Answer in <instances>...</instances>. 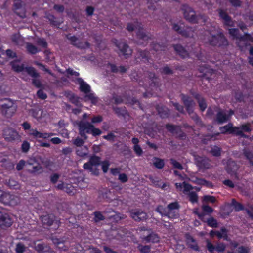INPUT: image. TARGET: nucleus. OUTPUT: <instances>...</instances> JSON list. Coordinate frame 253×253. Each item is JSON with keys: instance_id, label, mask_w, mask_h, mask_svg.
Returning a JSON list of instances; mask_svg holds the SVG:
<instances>
[{"instance_id": "13d9d810", "label": "nucleus", "mask_w": 253, "mask_h": 253, "mask_svg": "<svg viewBox=\"0 0 253 253\" xmlns=\"http://www.w3.org/2000/svg\"><path fill=\"white\" fill-rule=\"evenodd\" d=\"M29 135L35 138H42V133L39 132L36 129H31Z\"/></svg>"}, {"instance_id": "dca6fc26", "label": "nucleus", "mask_w": 253, "mask_h": 253, "mask_svg": "<svg viewBox=\"0 0 253 253\" xmlns=\"http://www.w3.org/2000/svg\"><path fill=\"white\" fill-rule=\"evenodd\" d=\"M116 46L118 48L121 53L125 58H128L131 56L132 50L127 43L123 42H116Z\"/></svg>"}, {"instance_id": "ea45409f", "label": "nucleus", "mask_w": 253, "mask_h": 253, "mask_svg": "<svg viewBox=\"0 0 253 253\" xmlns=\"http://www.w3.org/2000/svg\"><path fill=\"white\" fill-rule=\"evenodd\" d=\"M112 109L118 117H125L127 114V111L125 107H113Z\"/></svg>"}, {"instance_id": "864d4df0", "label": "nucleus", "mask_w": 253, "mask_h": 253, "mask_svg": "<svg viewBox=\"0 0 253 253\" xmlns=\"http://www.w3.org/2000/svg\"><path fill=\"white\" fill-rule=\"evenodd\" d=\"M229 34L232 36L234 39H236L239 40V38L241 35L239 33V30L238 28H231L228 30Z\"/></svg>"}, {"instance_id": "c756f323", "label": "nucleus", "mask_w": 253, "mask_h": 253, "mask_svg": "<svg viewBox=\"0 0 253 253\" xmlns=\"http://www.w3.org/2000/svg\"><path fill=\"white\" fill-rule=\"evenodd\" d=\"M186 240L187 245L189 248L195 251H199V246L196 240L190 235H186Z\"/></svg>"}, {"instance_id": "a18cd8bd", "label": "nucleus", "mask_w": 253, "mask_h": 253, "mask_svg": "<svg viewBox=\"0 0 253 253\" xmlns=\"http://www.w3.org/2000/svg\"><path fill=\"white\" fill-rule=\"evenodd\" d=\"M160 73L162 75H172L174 72L167 64L164 66L160 69Z\"/></svg>"}, {"instance_id": "c9c22d12", "label": "nucleus", "mask_w": 253, "mask_h": 253, "mask_svg": "<svg viewBox=\"0 0 253 253\" xmlns=\"http://www.w3.org/2000/svg\"><path fill=\"white\" fill-rule=\"evenodd\" d=\"M29 167L27 168V171L31 174H36L41 173L40 170H42V168L39 164H37L36 166H33L30 163H27Z\"/></svg>"}, {"instance_id": "a211bd4d", "label": "nucleus", "mask_w": 253, "mask_h": 253, "mask_svg": "<svg viewBox=\"0 0 253 253\" xmlns=\"http://www.w3.org/2000/svg\"><path fill=\"white\" fill-rule=\"evenodd\" d=\"M3 136L5 140L11 142L16 140L19 136L18 132L11 128H6L3 130Z\"/></svg>"}, {"instance_id": "338daca9", "label": "nucleus", "mask_w": 253, "mask_h": 253, "mask_svg": "<svg viewBox=\"0 0 253 253\" xmlns=\"http://www.w3.org/2000/svg\"><path fill=\"white\" fill-rule=\"evenodd\" d=\"M47 18L50 21L51 25L55 26H59L61 23L57 21L56 17L53 15H49L47 16Z\"/></svg>"}, {"instance_id": "2f4dec72", "label": "nucleus", "mask_w": 253, "mask_h": 253, "mask_svg": "<svg viewBox=\"0 0 253 253\" xmlns=\"http://www.w3.org/2000/svg\"><path fill=\"white\" fill-rule=\"evenodd\" d=\"M156 108L158 114L162 119L168 118L169 117L170 115L169 110L166 106L158 105L156 106Z\"/></svg>"}, {"instance_id": "c85d7f7f", "label": "nucleus", "mask_w": 253, "mask_h": 253, "mask_svg": "<svg viewBox=\"0 0 253 253\" xmlns=\"http://www.w3.org/2000/svg\"><path fill=\"white\" fill-rule=\"evenodd\" d=\"M143 241L146 243H158L160 242V238L156 233L152 232L147 236L141 237Z\"/></svg>"}, {"instance_id": "4c0bfd02", "label": "nucleus", "mask_w": 253, "mask_h": 253, "mask_svg": "<svg viewBox=\"0 0 253 253\" xmlns=\"http://www.w3.org/2000/svg\"><path fill=\"white\" fill-rule=\"evenodd\" d=\"M10 65L11 66L12 69L15 72L19 73L24 70H25V68L26 67H24L23 64L19 65L18 64L17 61H13L10 62Z\"/></svg>"}, {"instance_id": "f257e3e1", "label": "nucleus", "mask_w": 253, "mask_h": 253, "mask_svg": "<svg viewBox=\"0 0 253 253\" xmlns=\"http://www.w3.org/2000/svg\"><path fill=\"white\" fill-rule=\"evenodd\" d=\"M207 36V43L214 47H224L228 45V41L221 29L217 31L215 34L212 33L211 30L209 31Z\"/></svg>"}, {"instance_id": "423d86ee", "label": "nucleus", "mask_w": 253, "mask_h": 253, "mask_svg": "<svg viewBox=\"0 0 253 253\" xmlns=\"http://www.w3.org/2000/svg\"><path fill=\"white\" fill-rule=\"evenodd\" d=\"M101 163L100 157L95 155L91 156L89 159V161L85 163L83 165L84 169L89 170L94 175L98 174V170L95 168L93 169V166H99Z\"/></svg>"}, {"instance_id": "f8f14e48", "label": "nucleus", "mask_w": 253, "mask_h": 253, "mask_svg": "<svg viewBox=\"0 0 253 253\" xmlns=\"http://www.w3.org/2000/svg\"><path fill=\"white\" fill-rule=\"evenodd\" d=\"M13 222L12 218L5 210L0 211V227L2 229L10 227Z\"/></svg>"}, {"instance_id": "1a4fd4ad", "label": "nucleus", "mask_w": 253, "mask_h": 253, "mask_svg": "<svg viewBox=\"0 0 253 253\" xmlns=\"http://www.w3.org/2000/svg\"><path fill=\"white\" fill-rule=\"evenodd\" d=\"M41 220L44 227H50L55 225L56 228L59 227L60 221L53 214H47L41 216Z\"/></svg>"}, {"instance_id": "a878e982", "label": "nucleus", "mask_w": 253, "mask_h": 253, "mask_svg": "<svg viewBox=\"0 0 253 253\" xmlns=\"http://www.w3.org/2000/svg\"><path fill=\"white\" fill-rule=\"evenodd\" d=\"M172 47L176 53L182 59H185L189 57V53L185 48L180 44H172Z\"/></svg>"}, {"instance_id": "f03ea898", "label": "nucleus", "mask_w": 253, "mask_h": 253, "mask_svg": "<svg viewBox=\"0 0 253 253\" xmlns=\"http://www.w3.org/2000/svg\"><path fill=\"white\" fill-rule=\"evenodd\" d=\"M126 29L129 32H132L135 29L137 30L136 35L137 37L142 40L148 41L153 38V35L149 33H146L144 30L143 26L141 22L137 20L134 21V23H128Z\"/></svg>"}, {"instance_id": "5701e85b", "label": "nucleus", "mask_w": 253, "mask_h": 253, "mask_svg": "<svg viewBox=\"0 0 253 253\" xmlns=\"http://www.w3.org/2000/svg\"><path fill=\"white\" fill-rule=\"evenodd\" d=\"M194 213L198 216L199 219L202 221L203 222H206L209 227L212 228H217L218 227V222L214 217H211L206 221L204 218L205 215L204 213H200L198 211H194Z\"/></svg>"}, {"instance_id": "680f3d73", "label": "nucleus", "mask_w": 253, "mask_h": 253, "mask_svg": "<svg viewBox=\"0 0 253 253\" xmlns=\"http://www.w3.org/2000/svg\"><path fill=\"white\" fill-rule=\"evenodd\" d=\"M155 161L154 162V165L155 167L159 169H162L163 168L165 165L164 161L163 159L159 158H155Z\"/></svg>"}, {"instance_id": "9d476101", "label": "nucleus", "mask_w": 253, "mask_h": 253, "mask_svg": "<svg viewBox=\"0 0 253 253\" xmlns=\"http://www.w3.org/2000/svg\"><path fill=\"white\" fill-rule=\"evenodd\" d=\"M79 134L84 140L88 138L86 133L90 134L93 125L88 122L80 121L78 123Z\"/></svg>"}, {"instance_id": "cd10ccee", "label": "nucleus", "mask_w": 253, "mask_h": 253, "mask_svg": "<svg viewBox=\"0 0 253 253\" xmlns=\"http://www.w3.org/2000/svg\"><path fill=\"white\" fill-rule=\"evenodd\" d=\"M225 169L228 173L233 174L238 170V166L235 161L229 159L227 160Z\"/></svg>"}, {"instance_id": "39448f33", "label": "nucleus", "mask_w": 253, "mask_h": 253, "mask_svg": "<svg viewBox=\"0 0 253 253\" xmlns=\"http://www.w3.org/2000/svg\"><path fill=\"white\" fill-rule=\"evenodd\" d=\"M233 124L231 123H228L227 125L221 126L219 130L222 134H234L237 136H240L242 138H248L249 136L244 134L242 130H240V128L237 126H233Z\"/></svg>"}, {"instance_id": "9b49d317", "label": "nucleus", "mask_w": 253, "mask_h": 253, "mask_svg": "<svg viewBox=\"0 0 253 253\" xmlns=\"http://www.w3.org/2000/svg\"><path fill=\"white\" fill-rule=\"evenodd\" d=\"M25 71L32 78V84L37 88H41L42 87V84L39 79L40 76L36 70L33 67L27 66L25 68Z\"/></svg>"}, {"instance_id": "b1692460", "label": "nucleus", "mask_w": 253, "mask_h": 253, "mask_svg": "<svg viewBox=\"0 0 253 253\" xmlns=\"http://www.w3.org/2000/svg\"><path fill=\"white\" fill-rule=\"evenodd\" d=\"M130 216L136 221H141L147 218V214L141 210H133L130 211Z\"/></svg>"}, {"instance_id": "052dcab7", "label": "nucleus", "mask_w": 253, "mask_h": 253, "mask_svg": "<svg viewBox=\"0 0 253 253\" xmlns=\"http://www.w3.org/2000/svg\"><path fill=\"white\" fill-rule=\"evenodd\" d=\"M64 191L70 195H73L76 192V189L74 187L70 184L67 183H66Z\"/></svg>"}, {"instance_id": "37998d69", "label": "nucleus", "mask_w": 253, "mask_h": 253, "mask_svg": "<svg viewBox=\"0 0 253 253\" xmlns=\"http://www.w3.org/2000/svg\"><path fill=\"white\" fill-rule=\"evenodd\" d=\"M156 211L160 213L162 216H166L169 218V213L168 212L167 207H164L162 205H159L156 209Z\"/></svg>"}, {"instance_id": "ddd939ff", "label": "nucleus", "mask_w": 253, "mask_h": 253, "mask_svg": "<svg viewBox=\"0 0 253 253\" xmlns=\"http://www.w3.org/2000/svg\"><path fill=\"white\" fill-rule=\"evenodd\" d=\"M66 38L71 42V44L73 46L80 49H85L89 48L90 44L87 42H83L79 40L75 36H71V34L66 35Z\"/></svg>"}, {"instance_id": "79ce46f5", "label": "nucleus", "mask_w": 253, "mask_h": 253, "mask_svg": "<svg viewBox=\"0 0 253 253\" xmlns=\"http://www.w3.org/2000/svg\"><path fill=\"white\" fill-rule=\"evenodd\" d=\"M26 48L27 52L32 55L35 54L40 52V50L35 45L31 43H27L26 44Z\"/></svg>"}, {"instance_id": "de8ad7c7", "label": "nucleus", "mask_w": 253, "mask_h": 253, "mask_svg": "<svg viewBox=\"0 0 253 253\" xmlns=\"http://www.w3.org/2000/svg\"><path fill=\"white\" fill-rule=\"evenodd\" d=\"M243 154L246 159L249 160L250 165L253 166V153L248 149H244Z\"/></svg>"}, {"instance_id": "bf43d9fd", "label": "nucleus", "mask_w": 253, "mask_h": 253, "mask_svg": "<svg viewBox=\"0 0 253 253\" xmlns=\"http://www.w3.org/2000/svg\"><path fill=\"white\" fill-rule=\"evenodd\" d=\"M7 185L11 189H17L19 188V183L17 181L12 179L9 180Z\"/></svg>"}, {"instance_id": "3c124183", "label": "nucleus", "mask_w": 253, "mask_h": 253, "mask_svg": "<svg viewBox=\"0 0 253 253\" xmlns=\"http://www.w3.org/2000/svg\"><path fill=\"white\" fill-rule=\"evenodd\" d=\"M88 153V149L86 146L81 147L76 150V154L78 156L84 157L86 156Z\"/></svg>"}, {"instance_id": "5fc2aeb1", "label": "nucleus", "mask_w": 253, "mask_h": 253, "mask_svg": "<svg viewBox=\"0 0 253 253\" xmlns=\"http://www.w3.org/2000/svg\"><path fill=\"white\" fill-rule=\"evenodd\" d=\"M188 197L189 198V201L191 203L194 204L198 202V197L197 194L195 192H190L188 194Z\"/></svg>"}, {"instance_id": "0e129e2a", "label": "nucleus", "mask_w": 253, "mask_h": 253, "mask_svg": "<svg viewBox=\"0 0 253 253\" xmlns=\"http://www.w3.org/2000/svg\"><path fill=\"white\" fill-rule=\"evenodd\" d=\"M31 115L36 119H40L42 115V111L39 109H33L31 110Z\"/></svg>"}, {"instance_id": "bb28decb", "label": "nucleus", "mask_w": 253, "mask_h": 253, "mask_svg": "<svg viewBox=\"0 0 253 253\" xmlns=\"http://www.w3.org/2000/svg\"><path fill=\"white\" fill-rule=\"evenodd\" d=\"M13 7L15 12L17 15L22 18L26 17V11L24 9L22 8V1L20 0H15Z\"/></svg>"}, {"instance_id": "e433bc0d", "label": "nucleus", "mask_w": 253, "mask_h": 253, "mask_svg": "<svg viewBox=\"0 0 253 253\" xmlns=\"http://www.w3.org/2000/svg\"><path fill=\"white\" fill-rule=\"evenodd\" d=\"M138 53L143 62L146 63H151L150 61V53L148 50H138Z\"/></svg>"}, {"instance_id": "e2e57ef3", "label": "nucleus", "mask_w": 253, "mask_h": 253, "mask_svg": "<svg viewBox=\"0 0 253 253\" xmlns=\"http://www.w3.org/2000/svg\"><path fill=\"white\" fill-rule=\"evenodd\" d=\"M34 64L38 66L41 70L47 73L49 75H53L52 71L48 68H46V67L45 65H44L40 62H39L38 61H35L34 62Z\"/></svg>"}, {"instance_id": "7c9ffc66", "label": "nucleus", "mask_w": 253, "mask_h": 253, "mask_svg": "<svg viewBox=\"0 0 253 253\" xmlns=\"http://www.w3.org/2000/svg\"><path fill=\"white\" fill-rule=\"evenodd\" d=\"M35 249L40 253H55L49 246L44 244H37L35 245Z\"/></svg>"}, {"instance_id": "aec40b11", "label": "nucleus", "mask_w": 253, "mask_h": 253, "mask_svg": "<svg viewBox=\"0 0 253 253\" xmlns=\"http://www.w3.org/2000/svg\"><path fill=\"white\" fill-rule=\"evenodd\" d=\"M219 17L223 20V24L225 26L234 27L235 22L225 10L219 9L218 10Z\"/></svg>"}, {"instance_id": "f3484780", "label": "nucleus", "mask_w": 253, "mask_h": 253, "mask_svg": "<svg viewBox=\"0 0 253 253\" xmlns=\"http://www.w3.org/2000/svg\"><path fill=\"white\" fill-rule=\"evenodd\" d=\"M195 163L200 169H209L211 167L210 160L206 157L196 156L195 157Z\"/></svg>"}, {"instance_id": "603ef678", "label": "nucleus", "mask_w": 253, "mask_h": 253, "mask_svg": "<svg viewBox=\"0 0 253 253\" xmlns=\"http://www.w3.org/2000/svg\"><path fill=\"white\" fill-rule=\"evenodd\" d=\"M84 99L85 100L90 101L93 104H95L97 101V97L95 96L94 93L90 92L87 94H85Z\"/></svg>"}, {"instance_id": "4468645a", "label": "nucleus", "mask_w": 253, "mask_h": 253, "mask_svg": "<svg viewBox=\"0 0 253 253\" xmlns=\"http://www.w3.org/2000/svg\"><path fill=\"white\" fill-rule=\"evenodd\" d=\"M172 29L183 37L188 38L193 35V31L190 27H181L176 23L172 24Z\"/></svg>"}, {"instance_id": "4d7b16f0", "label": "nucleus", "mask_w": 253, "mask_h": 253, "mask_svg": "<svg viewBox=\"0 0 253 253\" xmlns=\"http://www.w3.org/2000/svg\"><path fill=\"white\" fill-rule=\"evenodd\" d=\"M137 248L142 253H148L151 251V246L149 245H143L139 244L137 246Z\"/></svg>"}, {"instance_id": "393cba45", "label": "nucleus", "mask_w": 253, "mask_h": 253, "mask_svg": "<svg viewBox=\"0 0 253 253\" xmlns=\"http://www.w3.org/2000/svg\"><path fill=\"white\" fill-rule=\"evenodd\" d=\"M190 93L197 100L200 110L202 112L205 111L207 107L205 99L199 93L192 90L190 91Z\"/></svg>"}, {"instance_id": "69168bd1", "label": "nucleus", "mask_w": 253, "mask_h": 253, "mask_svg": "<svg viewBox=\"0 0 253 253\" xmlns=\"http://www.w3.org/2000/svg\"><path fill=\"white\" fill-rule=\"evenodd\" d=\"M239 127L240 128V130H242L243 133L244 132H250L252 131L251 124L249 123L242 124Z\"/></svg>"}, {"instance_id": "473e14b6", "label": "nucleus", "mask_w": 253, "mask_h": 253, "mask_svg": "<svg viewBox=\"0 0 253 253\" xmlns=\"http://www.w3.org/2000/svg\"><path fill=\"white\" fill-rule=\"evenodd\" d=\"M77 81L80 85V90L84 94H87L91 91L90 86L84 82L81 78H78Z\"/></svg>"}, {"instance_id": "8fccbe9b", "label": "nucleus", "mask_w": 253, "mask_h": 253, "mask_svg": "<svg viewBox=\"0 0 253 253\" xmlns=\"http://www.w3.org/2000/svg\"><path fill=\"white\" fill-rule=\"evenodd\" d=\"M53 242L55 244H56L57 247L60 250L64 251H67L68 250V247L65 245L64 242L60 241L59 239H55L53 240Z\"/></svg>"}, {"instance_id": "72a5a7b5", "label": "nucleus", "mask_w": 253, "mask_h": 253, "mask_svg": "<svg viewBox=\"0 0 253 253\" xmlns=\"http://www.w3.org/2000/svg\"><path fill=\"white\" fill-rule=\"evenodd\" d=\"M107 66L110 67L111 72L113 73H117L118 72L121 74H124L126 72V68L124 66H120L118 67L115 64L111 63H108Z\"/></svg>"}, {"instance_id": "6e6d98bb", "label": "nucleus", "mask_w": 253, "mask_h": 253, "mask_svg": "<svg viewBox=\"0 0 253 253\" xmlns=\"http://www.w3.org/2000/svg\"><path fill=\"white\" fill-rule=\"evenodd\" d=\"M93 215L94 216L93 220L96 223L103 221L105 219V217L100 211H95L93 212Z\"/></svg>"}, {"instance_id": "f704fd0d", "label": "nucleus", "mask_w": 253, "mask_h": 253, "mask_svg": "<svg viewBox=\"0 0 253 253\" xmlns=\"http://www.w3.org/2000/svg\"><path fill=\"white\" fill-rule=\"evenodd\" d=\"M166 129L172 134H178L181 131V126L170 124H167L165 125Z\"/></svg>"}, {"instance_id": "412c9836", "label": "nucleus", "mask_w": 253, "mask_h": 253, "mask_svg": "<svg viewBox=\"0 0 253 253\" xmlns=\"http://www.w3.org/2000/svg\"><path fill=\"white\" fill-rule=\"evenodd\" d=\"M180 208V205L177 202L169 203L167 206L168 212L169 213V218H175L177 217L178 210Z\"/></svg>"}, {"instance_id": "6ab92c4d", "label": "nucleus", "mask_w": 253, "mask_h": 253, "mask_svg": "<svg viewBox=\"0 0 253 253\" xmlns=\"http://www.w3.org/2000/svg\"><path fill=\"white\" fill-rule=\"evenodd\" d=\"M228 230L225 227H222L220 228V231H214L211 230L209 232V235L211 238L214 237L216 236L219 239H223L224 240L228 241L229 237L228 235Z\"/></svg>"}, {"instance_id": "7ed1b4c3", "label": "nucleus", "mask_w": 253, "mask_h": 253, "mask_svg": "<svg viewBox=\"0 0 253 253\" xmlns=\"http://www.w3.org/2000/svg\"><path fill=\"white\" fill-rule=\"evenodd\" d=\"M17 106L14 101L8 98L2 99L0 101V110L2 115L7 118L11 117L15 113Z\"/></svg>"}, {"instance_id": "774afa93", "label": "nucleus", "mask_w": 253, "mask_h": 253, "mask_svg": "<svg viewBox=\"0 0 253 253\" xmlns=\"http://www.w3.org/2000/svg\"><path fill=\"white\" fill-rule=\"evenodd\" d=\"M239 41H250L253 42V37L247 33L244 34V35H241L239 38Z\"/></svg>"}, {"instance_id": "4be33fe9", "label": "nucleus", "mask_w": 253, "mask_h": 253, "mask_svg": "<svg viewBox=\"0 0 253 253\" xmlns=\"http://www.w3.org/2000/svg\"><path fill=\"white\" fill-rule=\"evenodd\" d=\"M231 206L234 207L235 211L239 212L241 211H245L249 216L253 218V208H252V211L247 208H245L244 205L237 202L235 199H232Z\"/></svg>"}, {"instance_id": "49530a36", "label": "nucleus", "mask_w": 253, "mask_h": 253, "mask_svg": "<svg viewBox=\"0 0 253 253\" xmlns=\"http://www.w3.org/2000/svg\"><path fill=\"white\" fill-rule=\"evenodd\" d=\"M151 46L153 49L156 51H164L166 48V44L164 43L160 44L153 42Z\"/></svg>"}, {"instance_id": "2eb2a0df", "label": "nucleus", "mask_w": 253, "mask_h": 253, "mask_svg": "<svg viewBox=\"0 0 253 253\" xmlns=\"http://www.w3.org/2000/svg\"><path fill=\"white\" fill-rule=\"evenodd\" d=\"M180 97L187 113L190 115L193 112V108L195 104L194 101L189 96L183 93L180 94Z\"/></svg>"}, {"instance_id": "20e7f679", "label": "nucleus", "mask_w": 253, "mask_h": 253, "mask_svg": "<svg viewBox=\"0 0 253 253\" xmlns=\"http://www.w3.org/2000/svg\"><path fill=\"white\" fill-rule=\"evenodd\" d=\"M0 201L5 205L14 206L20 202V199L15 195L0 190Z\"/></svg>"}, {"instance_id": "c03bdc74", "label": "nucleus", "mask_w": 253, "mask_h": 253, "mask_svg": "<svg viewBox=\"0 0 253 253\" xmlns=\"http://www.w3.org/2000/svg\"><path fill=\"white\" fill-rule=\"evenodd\" d=\"M111 100L112 103L115 105L120 104L123 102V96L114 92L112 94Z\"/></svg>"}, {"instance_id": "a19ab883", "label": "nucleus", "mask_w": 253, "mask_h": 253, "mask_svg": "<svg viewBox=\"0 0 253 253\" xmlns=\"http://www.w3.org/2000/svg\"><path fill=\"white\" fill-rule=\"evenodd\" d=\"M149 78L151 80V83L150 85L152 87H158L159 83L158 79L156 75L154 72H150L149 74Z\"/></svg>"}, {"instance_id": "6e6552de", "label": "nucleus", "mask_w": 253, "mask_h": 253, "mask_svg": "<svg viewBox=\"0 0 253 253\" xmlns=\"http://www.w3.org/2000/svg\"><path fill=\"white\" fill-rule=\"evenodd\" d=\"M184 18L191 23L196 24L197 17L195 11L187 4H183L181 7Z\"/></svg>"}, {"instance_id": "0eeeda50", "label": "nucleus", "mask_w": 253, "mask_h": 253, "mask_svg": "<svg viewBox=\"0 0 253 253\" xmlns=\"http://www.w3.org/2000/svg\"><path fill=\"white\" fill-rule=\"evenodd\" d=\"M234 113V112L232 109L226 111L219 109L216 115L214 121L218 124H222L228 121Z\"/></svg>"}, {"instance_id": "58836bf2", "label": "nucleus", "mask_w": 253, "mask_h": 253, "mask_svg": "<svg viewBox=\"0 0 253 253\" xmlns=\"http://www.w3.org/2000/svg\"><path fill=\"white\" fill-rule=\"evenodd\" d=\"M67 97L68 98L69 101L78 107L81 106V104L80 101V98L76 96L74 93L69 94Z\"/></svg>"}, {"instance_id": "09e8293b", "label": "nucleus", "mask_w": 253, "mask_h": 253, "mask_svg": "<svg viewBox=\"0 0 253 253\" xmlns=\"http://www.w3.org/2000/svg\"><path fill=\"white\" fill-rule=\"evenodd\" d=\"M222 149L220 147L214 145L211 147L210 153L213 156L219 157L221 155Z\"/></svg>"}]
</instances>
